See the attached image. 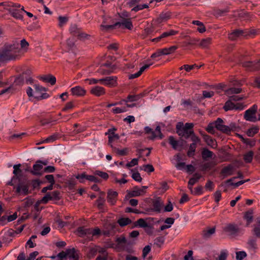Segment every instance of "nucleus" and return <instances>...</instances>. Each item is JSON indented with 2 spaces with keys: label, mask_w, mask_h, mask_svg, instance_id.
<instances>
[{
  "label": "nucleus",
  "mask_w": 260,
  "mask_h": 260,
  "mask_svg": "<svg viewBox=\"0 0 260 260\" xmlns=\"http://www.w3.org/2000/svg\"><path fill=\"white\" fill-rule=\"evenodd\" d=\"M23 56L22 50L17 41L6 43L0 49V63L19 59Z\"/></svg>",
  "instance_id": "nucleus-1"
},
{
  "label": "nucleus",
  "mask_w": 260,
  "mask_h": 260,
  "mask_svg": "<svg viewBox=\"0 0 260 260\" xmlns=\"http://www.w3.org/2000/svg\"><path fill=\"white\" fill-rule=\"evenodd\" d=\"M19 4L9 2L8 4H5V9L8 11L11 15L18 19H22L23 16L20 14L19 10L17 8L20 7Z\"/></svg>",
  "instance_id": "nucleus-2"
},
{
  "label": "nucleus",
  "mask_w": 260,
  "mask_h": 260,
  "mask_svg": "<svg viewBox=\"0 0 260 260\" xmlns=\"http://www.w3.org/2000/svg\"><path fill=\"white\" fill-rule=\"evenodd\" d=\"M257 109V106L253 105L251 108L247 110L244 113V119L249 121L256 122L257 119L256 117V113Z\"/></svg>",
  "instance_id": "nucleus-3"
},
{
  "label": "nucleus",
  "mask_w": 260,
  "mask_h": 260,
  "mask_svg": "<svg viewBox=\"0 0 260 260\" xmlns=\"http://www.w3.org/2000/svg\"><path fill=\"white\" fill-rule=\"evenodd\" d=\"M176 133L181 137L188 139L194 133L193 130H189L183 127L182 122H178L176 126Z\"/></svg>",
  "instance_id": "nucleus-4"
},
{
  "label": "nucleus",
  "mask_w": 260,
  "mask_h": 260,
  "mask_svg": "<svg viewBox=\"0 0 260 260\" xmlns=\"http://www.w3.org/2000/svg\"><path fill=\"white\" fill-rule=\"evenodd\" d=\"M236 170V166L234 164H229L222 168L220 172V177L224 179L228 176L233 175Z\"/></svg>",
  "instance_id": "nucleus-5"
},
{
  "label": "nucleus",
  "mask_w": 260,
  "mask_h": 260,
  "mask_svg": "<svg viewBox=\"0 0 260 260\" xmlns=\"http://www.w3.org/2000/svg\"><path fill=\"white\" fill-rule=\"evenodd\" d=\"M151 205L152 208H147L146 211L150 212L154 211L159 213L163 206V202L159 197H156L152 200Z\"/></svg>",
  "instance_id": "nucleus-6"
},
{
  "label": "nucleus",
  "mask_w": 260,
  "mask_h": 260,
  "mask_svg": "<svg viewBox=\"0 0 260 260\" xmlns=\"http://www.w3.org/2000/svg\"><path fill=\"white\" fill-rule=\"evenodd\" d=\"M34 88L35 93L37 94L35 98L38 100H43L47 99L49 97V94L46 92L47 89L40 85L39 84H35Z\"/></svg>",
  "instance_id": "nucleus-7"
},
{
  "label": "nucleus",
  "mask_w": 260,
  "mask_h": 260,
  "mask_svg": "<svg viewBox=\"0 0 260 260\" xmlns=\"http://www.w3.org/2000/svg\"><path fill=\"white\" fill-rule=\"evenodd\" d=\"M117 129L115 127L110 128L108 131L105 133V135L108 136V144L113 148L114 147L113 146V143L114 142L117 141L119 139V136L115 133Z\"/></svg>",
  "instance_id": "nucleus-8"
},
{
  "label": "nucleus",
  "mask_w": 260,
  "mask_h": 260,
  "mask_svg": "<svg viewBox=\"0 0 260 260\" xmlns=\"http://www.w3.org/2000/svg\"><path fill=\"white\" fill-rule=\"evenodd\" d=\"M223 108L225 111L233 110H241L244 109V106L241 103L235 104L232 102L231 100L229 99V100L225 102Z\"/></svg>",
  "instance_id": "nucleus-9"
},
{
  "label": "nucleus",
  "mask_w": 260,
  "mask_h": 260,
  "mask_svg": "<svg viewBox=\"0 0 260 260\" xmlns=\"http://www.w3.org/2000/svg\"><path fill=\"white\" fill-rule=\"evenodd\" d=\"M175 167L178 170L184 171L187 174L191 175L196 170V167L192 164H176Z\"/></svg>",
  "instance_id": "nucleus-10"
},
{
  "label": "nucleus",
  "mask_w": 260,
  "mask_h": 260,
  "mask_svg": "<svg viewBox=\"0 0 260 260\" xmlns=\"http://www.w3.org/2000/svg\"><path fill=\"white\" fill-rule=\"evenodd\" d=\"M223 121L220 118H218L214 122L215 127L218 131L226 134H230L229 126L223 124Z\"/></svg>",
  "instance_id": "nucleus-11"
},
{
  "label": "nucleus",
  "mask_w": 260,
  "mask_h": 260,
  "mask_svg": "<svg viewBox=\"0 0 260 260\" xmlns=\"http://www.w3.org/2000/svg\"><path fill=\"white\" fill-rule=\"evenodd\" d=\"M116 76H108L101 79V84L109 87H114L117 84Z\"/></svg>",
  "instance_id": "nucleus-12"
},
{
  "label": "nucleus",
  "mask_w": 260,
  "mask_h": 260,
  "mask_svg": "<svg viewBox=\"0 0 260 260\" xmlns=\"http://www.w3.org/2000/svg\"><path fill=\"white\" fill-rule=\"evenodd\" d=\"M150 153L149 149H142L139 152V155L138 158L133 159L130 162H138V161H146L147 157Z\"/></svg>",
  "instance_id": "nucleus-13"
},
{
  "label": "nucleus",
  "mask_w": 260,
  "mask_h": 260,
  "mask_svg": "<svg viewBox=\"0 0 260 260\" xmlns=\"http://www.w3.org/2000/svg\"><path fill=\"white\" fill-rule=\"evenodd\" d=\"M168 142L174 150H181L183 146L182 140H177L173 136H169Z\"/></svg>",
  "instance_id": "nucleus-14"
},
{
  "label": "nucleus",
  "mask_w": 260,
  "mask_h": 260,
  "mask_svg": "<svg viewBox=\"0 0 260 260\" xmlns=\"http://www.w3.org/2000/svg\"><path fill=\"white\" fill-rule=\"evenodd\" d=\"M70 91L72 95L76 96H83L86 93V90L80 86L72 87Z\"/></svg>",
  "instance_id": "nucleus-15"
},
{
  "label": "nucleus",
  "mask_w": 260,
  "mask_h": 260,
  "mask_svg": "<svg viewBox=\"0 0 260 260\" xmlns=\"http://www.w3.org/2000/svg\"><path fill=\"white\" fill-rule=\"evenodd\" d=\"M115 225L114 224L107 223L104 225V229L103 234L106 236H113L115 234Z\"/></svg>",
  "instance_id": "nucleus-16"
},
{
  "label": "nucleus",
  "mask_w": 260,
  "mask_h": 260,
  "mask_svg": "<svg viewBox=\"0 0 260 260\" xmlns=\"http://www.w3.org/2000/svg\"><path fill=\"white\" fill-rule=\"evenodd\" d=\"M224 231L230 236H235L239 232L238 226L234 224H229L224 228Z\"/></svg>",
  "instance_id": "nucleus-17"
},
{
  "label": "nucleus",
  "mask_w": 260,
  "mask_h": 260,
  "mask_svg": "<svg viewBox=\"0 0 260 260\" xmlns=\"http://www.w3.org/2000/svg\"><path fill=\"white\" fill-rule=\"evenodd\" d=\"M67 256L71 260H79V251L75 248L66 249Z\"/></svg>",
  "instance_id": "nucleus-18"
},
{
  "label": "nucleus",
  "mask_w": 260,
  "mask_h": 260,
  "mask_svg": "<svg viewBox=\"0 0 260 260\" xmlns=\"http://www.w3.org/2000/svg\"><path fill=\"white\" fill-rule=\"evenodd\" d=\"M118 193L116 191L109 190L107 192V201L112 206L115 205L117 201Z\"/></svg>",
  "instance_id": "nucleus-19"
},
{
  "label": "nucleus",
  "mask_w": 260,
  "mask_h": 260,
  "mask_svg": "<svg viewBox=\"0 0 260 260\" xmlns=\"http://www.w3.org/2000/svg\"><path fill=\"white\" fill-rule=\"evenodd\" d=\"M178 33V31H176L173 29L170 30L168 31L164 32H163L161 35H160L159 37L154 38L152 40V42H159L161 39L169 37L171 36H174Z\"/></svg>",
  "instance_id": "nucleus-20"
},
{
  "label": "nucleus",
  "mask_w": 260,
  "mask_h": 260,
  "mask_svg": "<svg viewBox=\"0 0 260 260\" xmlns=\"http://www.w3.org/2000/svg\"><path fill=\"white\" fill-rule=\"evenodd\" d=\"M178 33V31H176L173 29L170 30L168 31L164 32H163L161 35H160L159 37L154 38L152 40V42H159L161 39L169 37L171 36H174Z\"/></svg>",
  "instance_id": "nucleus-21"
},
{
  "label": "nucleus",
  "mask_w": 260,
  "mask_h": 260,
  "mask_svg": "<svg viewBox=\"0 0 260 260\" xmlns=\"http://www.w3.org/2000/svg\"><path fill=\"white\" fill-rule=\"evenodd\" d=\"M241 36H247V35L242 30L236 29L229 34V39L232 41H234Z\"/></svg>",
  "instance_id": "nucleus-22"
},
{
  "label": "nucleus",
  "mask_w": 260,
  "mask_h": 260,
  "mask_svg": "<svg viewBox=\"0 0 260 260\" xmlns=\"http://www.w3.org/2000/svg\"><path fill=\"white\" fill-rule=\"evenodd\" d=\"M146 193V191L144 189H141L137 186H134L131 191L128 192L129 197H136L144 195Z\"/></svg>",
  "instance_id": "nucleus-23"
},
{
  "label": "nucleus",
  "mask_w": 260,
  "mask_h": 260,
  "mask_svg": "<svg viewBox=\"0 0 260 260\" xmlns=\"http://www.w3.org/2000/svg\"><path fill=\"white\" fill-rule=\"evenodd\" d=\"M201 154L202 158L205 161H208L213 157H215V155L213 152L206 148H203Z\"/></svg>",
  "instance_id": "nucleus-24"
},
{
  "label": "nucleus",
  "mask_w": 260,
  "mask_h": 260,
  "mask_svg": "<svg viewBox=\"0 0 260 260\" xmlns=\"http://www.w3.org/2000/svg\"><path fill=\"white\" fill-rule=\"evenodd\" d=\"M113 68L111 67V64L109 63H103L99 69V73L103 75L110 74L112 72Z\"/></svg>",
  "instance_id": "nucleus-25"
},
{
  "label": "nucleus",
  "mask_w": 260,
  "mask_h": 260,
  "mask_svg": "<svg viewBox=\"0 0 260 260\" xmlns=\"http://www.w3.org/2000/svg\"><path fill=\"white\" fill-rule=\"evenodd\" d=\"M90 93L96 96H100L104 95L106 92L104 87L96 86L91 89Z\"/></svg>",
  "instance_id": "nucleus-26"
},
{
  "label": "nucleus",
  "mask_w": 260,
  "mask_h": 260,
  "mask_svg": "<svg viewBox=\"0 0 260 260\" xmlns=\"http://www.w3.org/2000/svg\"><path fill=\"white\" fill-rule=\"evenodd\" d=\"M201 177L202 176L200 174L195 173L193 175V177L189 179L188 182V187L191 192H192V186L196 183Z\"/></svg>",
  "instance_id": "nucleus-27"
},
{
  "label": "nucleus",
  "mask_w": 260,
  "mask_h": 260,
  "mask_svg": "<svg viewBox=\"0 0 260 260\" xmlns=\"http://www.w3.org/2000/svg\"><path fill=\"white\" fill-rule=\"evenodd\" d=\"M153 218H147L146 220L143 218H140L137 221V224L141 228H148L150 229L152 228V226L150 224H148L147 223L146 220H153Z\"/></svg>",
  "instance_id": "nucleus-28"
},
{
  "label": "nucleus",
  "mask_w": 260,
  "mask_h": 260,
  "mask_svg": "<svg viewBox=\"0 0 260 260\" xmlns=\"http://www.w3.org/2000/svg\"><path fill=\"white\" fill-rule=\"evenodd\" d=\"M203 138L204 139L205 141L206 142L208 145L210 146L212 148L215 149L217 148V144L216 141L212 139V138L210 136L207 135H203Z\"/></svg>",
  "instance_id": "nucleus-29"
},
{
  "label": "nucleus",
  "mask_w": 260,
  "mask_h": 260,
  "mask_svg": "<svg viewBox=\"0 0 260 260\" xmlns=\"http://www.w3.org/2000/svg\"><path fill=\"white\" fill-rule=\"evenodd\" d=\"M77 232L79 236L84 237L86 235H91V229L79 227L77 229Z\"/></svg>",
  "instance_id": "nucleus-30"
},
{
  "label": "nucleus",
  "mask_w": 260,
  "mask_h": 260,
  "mask_svg": "<svg viewBox=\"0 0 260 260\" xmlns=\"http://www.w3.org/2000/svg\"><path fill=\"white\" fill-rule=\"evenodd\" d=\"M40 79L44 82L50 83L52 85H54L56 83V78L51 75L42 76L40 77Z\"/></svg>",
  "instance_id": "nucleus-31"
},
{
  "label": "nucleus",
  "mask_w": 260,
  "mask_h": 260,
  "mask_svg": "<svg viewBox=\"0 0 260 260\" xmlns=\"http://www.w3.org/2000/svg\"><path fill=\"white\" fill-rule=\"evenodd\" d=\"M212 43V39L207 38L201 40H199V46L203 48H207Z\"/></svg>",
  "instance_id": "nucleus-32"
},
{
  "label": "nucleus",
  "mask_w": 260,
  "mask_h": 260,
  "mask_svg": "<svg viewBox=\"0 0 260 260\" xmlns=\"http://www.w3.org/2000/svg\"><path fill=\"white\" fill-rule=\"evenodd\" d=\"M16 191L17 193H20L22 191L24 195H27L29 193L28 187L26 184L20 183L17 186Z\"/></svg>",
  "instance_id": "nucleus-33"
},
{
  "label": "nucleus",
  "mask_w": 260,
  "mask_h": 260,
  "mask_svg": "<svg viewBox=\"0 0 260 260\" xmlns=\"http://www.w3.org/2000/svg\"><path fill=\"white\" fill-rule=\"evenodd\" d=\"M248 247L249 249L255 251L257 248L256 240L253 238H250L247 241Z\"/></svg>",
  "instance_id": "nucleus-34"
},
{
  "label": "nucleus",
  "mask_w": 260,
  "mask_h": 260,
  "mask_svg": "<svg viewBox=\"0 0 260 260\" xmlns=\"http://www.w3.org/2000/svg\"><path fill=\"white\" fill-rule=\"evenodd\" d=\"M192 23L198 26L197 30L200 33H204L206 31V28L203 22L199 20H193Z\"/></svg>",
  "instance_id": "nucleus-35"
},
{
  "label": "nucleus",
  "mask_w": 260,
  "mask_h": 260,
  "mask_svg": "<svg viewBox=\"0 0 260 260\" xmlns=\"http://www.w3.org/2000/svg\"><path fill=\"white\" fill-rule=\"evenodd\" d=\"M253 210L250 209L245 212L244 218L247 221V226L249 225L253 220Z\"/></svg>",
  "instance_id": "nucleus-36"
},
{
  "label": "nucleus",
  "mask_w": 260,
  "mask_h": 260,
  "mask_svg": "<svg viewBox=\"0 0 260 260\" xmlns=\"http://www.w3.org/2000/svg\"><path fill=\"white\" fill-rule=\"evenodd\" d=\"M159 137L160 139H162V135L160 131V127L159 126H157L155 131L152 132V135L149 137L150 139H154L156 137Z\"/></svg>",
  "instance_id": "nucleus-37"
},
{
  "label": "nucleus",
  "mask_w": 260,
  "mask_h": 260,
  "mask_svg": "<svg viewBox=\"0 0 260 260\" xmlns=\"http://www.w3.org/2000/svg\"><path fill=\"white\" fill-rule=\"evenodd\" d=\"M215 228H212L207 230H204L202 233V236L204 239H207L215 233Z\"/></svg>",
  "instance_id": "nucleus-38"
},
{
  "label": "nucleus",
  "mask_w": 260,
  "mask_h": 260,
  "mask_svg": "<svg viewBox=\"0 0 260 260\" xmlns=\"http://www.w3.org/2000/svg\"><path fill=\"white\" fill-rule=\"evenodd\" d=\"M42 168L43 166L41 164H35L33 166V170L31 173L35 175H40L42 174L41 171Z\"/></svg>",
  "instance_id": "nucleus-39"
},
{
  "label": "nucleus",
  "mask_w": 260,
  "mask_h": 260,
  "mask_svg": "<svg viewBox=\"0 0 260 260\" xmlns=\"http://www.w3.org/2000/svg\"><path fill=\"white\" fill-rule=\"evenodd\" d=\"M143 96V94L141 93L137 95H129L127 97L126 100H124V101L125 103H127L128 102H135L138 101L139 99H140L142 96Z\"/></svg>",
  "instance_id": "nucleus-40"
},
{
  "label": "nucleus",
  "mask_w": 260,
  "mask_h": 260,
  "mask_svg": "<svg viewBox=\"0 0 260 260\" xmlns=\"http://www.w3.org/2000/svg\"><path fill=\"white\" fill-rule=\"evenodd\" d=\"M177 47L176 46H172L169 48H165L160 49L162 55H168L175 52Z\"/></svg>",
  "instance_id": "nucleus-41"
},
{
  "label": "nucleus",
  "mask_w": 260,
  "mask_h": 260,
  "mask_svg": "<svg viewBox=\"0 0 260 260\" xmlns=\"http://www.w3.org/2000/svg\"><path fill=\"white\" fill-rule=\"evenodd\" d=\"M242 88L232 87L225 90V93L228 95H231L233 94H238L242 92Z\"/></svg>",
  "instance_id": "nucleus-42"
},
{
  "label": "nucleus",
  "mask_w": 260,
  "mask_h": 260,
  "mask_svg": "<svg viewBox=\"0 0 260 260\" xmlns=\"http://www.w3.org/2000/svg\"><path fill=\"white\" fill-rule=\"evenodd\" d=\"M58 139V133H54L53 135H52L49 136L48 137H47L43 142H42L41 143H40V144L42 143H50V142H52L55 141V140H56ZM38 144H39V143H38Z\"/></svg>",
  "instance_id": "nucleus-43"
},
{
  "label": "nucleus",
  "mask_w": 260,
  "mask_h": 260,
  "mask_svg": "<svg viewBox=\"0 0 260 260\" xmlns=\"http://www.w3.org/2000/svg\"><path fill=\"white\" fill-rule=\"evenodd\" d=\"M105 201V199L103 197L100 196L98 198V199L96 201V203L99 209L101 210L104 209Z\"/></svg>",
  "instance_id": "nucleus-44"
},
{
  "label": "nucleus",
  "mask_w": 260,
  "mask_h": 260,
  "mask_svg": "<svg viewBox=\"0 0 260 260\" xmlns=\"http://www.w3.org/2000/svg\"><path fill=\"white\" fill-rule=\"evenodd\" d=\"M80 31V28H78L76 24L72 25L70 28V33L74 36L78 37Z\"/></svg>",
  "instance_id": "nucleus-45"
},
{
  "label": "nucleus",
  "mask_w": 260,
  "mask_h": 260,
  "mask_svg": "<svg viewBox=\"0 0 260 260\" xmlns=\"http://www.w3.org/2000/svg\"><path fill=\"white\" fill-rule=\"evenodd\" d=\"M131 222L132 220L128 218H120L117 220V223L120 226H124Z\"/></svg>",
  "instance_id": "nucleus-46"
},
{
  "label": "nucleus",
  "mask_w": 260,
  "mask_h": 260,
  "mask_svg": "<svg viewBox=\"0 0 260 260\" xmlns=\"http://www.w3.org/2000/svg\"><path fill=\"white\" fill-rule=\"evenodd\" d=\"M256 62H253L251 61H246L242 63V66L245 68H247L250 71H255L257 70L255 69V64Z\"/></svg>",
  "instance_id": "nucleus-47"
},
{
  "label": "nucleus",
  "mask_w": 260,
  "mask_h": 260,
  "mask_svg": "<svg viewBox=\"0 0 260 260\" xmlns=\"http://www.w3.org/2000/svg\"><path fill=\"white\" fill-rule=\"evenodd\" d=\"M197 145L194 144H190L189 146L187 154L189 157H193L194 155V153L197 148Z\"/></svg>",
  "instance_id": "nucleus-48"
},
{
  "label": "nucleus",
  "mask_w": 260,
  "mask_h": 260,
  "mask_svg": "<svg viewBox=\"0 0 260 260\" xmlns=\"http://www.w3.org/2000/svg\"><path fill=\"white\" fill-rule=\"evenodd\" d=\"M131 172L133 173L132 177L134 180L139 182L142 181V178L141 177L140 174L138 171L135 172V170L131 169Z\"/></svg>",
  "instance_id": "nucleus-49"
},
{
  "label": "nucleus",
  "mask_w": 260,
  "mask_h": 260,
  "mask_svg": "<svg viewBox=\"0 0 260 260\" xmlns=\"http://www.w3.org/2000/svg\"><path fill=\"white\" fill-rule=\"evenodd\" d=\"M118 24L124 26L125 28L131 29L133 27V24L129 19H126L123 20L121 23H118Z\"/></svg>",
  "instance_id": "nucleus-50"
},
{
  "label": "nucleus",
  "mask_w": 260,
  "mask_h": 260,
  "mask_svg": "<svg viewBox=\"0 0 260 260\" xmlns=\"http://www.w3.org/2000/svg\"><path fill=\"white\" fill-rule=\"evenodd\" d=\"M20 45L21 48H20L22 50V53L23 55L25 52H26L27 50L28 47L29 46L28 43L26 41L25 39H22L20 41Z\"/></svg>",
  "instance_id": "nucleus-51"
},
{
  "label": "nucleus",
  "mask_w": 260,
  "mask_h": 260,
  "mask_svg": "<svg viewBox=\"0 0 260 260\" xmlns=\"http://www.w3.org/2000/svg\"><path fill=\"white\" fill-rule=\"evenodd\" d=\"M253 156V152L251 151H248L244 155V160L246 162H251Z\"/></svg>",
  "instance_id": "nucleus-52"
},
{
  "label": "nucleus",
  "mask_w": 260,
  "mask_h": 260,
  "mask_svg": "<svg viewBox=\"0 0 260 260\" xmlns=\"http://www.w3.org/2000/svg\"><path fill=\"white\" fill-rule=\"evenodd\" d=\"M189 138H190L191 141L192 142L191 144H194V145H197L198 144H200L201 141L200 138L197 136L194 133L192 134Z\"/></svg>",
  "instance_id": "nucleus-53"
},
{
  "label": "nucleus",
  "mask_w": 260,
  "mask_h": 260,
  "mask_svg": "<svg viewBox=\"0 0 260 260\" xmlns=\"http://www.w3.org/2000/svg\"><path fill=\"white\" fill-rule=\"evenodd\" d=\"M170 18V15L167 13H162L157 18L156 21L158 23H161L164 21H166Z\"/></svg>",
  "instance_id": "nucleus-54"
},
{
  "label": "nucleus",
  "mask_w": 260,
  "mask_h": 260,
  "mask_svg": "<svg viewBox=\"0 0 260 260\" xmlns=\"http://www.w3.org/2000/svg\"><path fill=\"white\" fill-rule=\"evenodd\" d=\"M253 235L257 238L260 239V226L258 225H253L252 231Z\"/></svg>",
  "instance_id": "nucleus-55"
},
{
  "label": "nucleus",
  "mask_w": 260,
  "mask_h": 260,
  "mask_svg": "<svg viewBox=\"0 0 260 260\" xmlns=\"http://www.w3.org/2000/svg\"><path fill=\"white\" fill-rule=\"evenodd\" d=\"M165 238L163 237H158L156 238L154 241V244L156 245L157 247H160L164 244Z\"/></svg>",
  "instance_id": "nucleus-56"
},
{
  "label": "nucleus",
  "mask_w": 260,
  "mask_h": 260,
  "mask_svg": "<svg viewBox=\"0 0 260 260\" xmlns=\"http://www.w3.org/2000/svg\"><path fill=\"white\" fill-rule=\"evenodd\" d=\"M112 149L113 150L115 151L117 154L122 156L126 155L128 152V149L127 148L119 149L114 147Z\"/></svg>",
  "instance_id": "nucleus-57"
},
{
  "label": "nucleus",
  "mask_w": 260,
  "mask_h": 260,
  "mask_svg": "<svg viewBox=\"0 0 260 260\" xmlns=\"http://www.w3.org/2000/svg\"><path fill=\"white\" fill-rule=\"evenodd\" d=\"M201 66L198 67L196 64L193 65H188V64H185L182 66H181L179 69L180 70H182L183 69H184L186 72H189L191 70L193 69L194 67H198V68H200Z\"/></svg>",
  "instance_id": "nucleus-58"
},
{
  "label": "nucleus",
  "mask_w": 260,
  "mask_h": 260,
  "mask_svg": "<svg viewBox=\"0 0 260 260\" xmlns=\"http://www.w3.org/2000/svg\"><path fill=\"white\" fill-rule=\"evenodd\" d=\"M140 169L148 173L153 172L154 170L153 167L149 164L142 166L140 167Z\"/></svg>",
  "instance_id": "nucleus-59"
},
{
  "label": "nucleus",
  "mask_w": 260,
  "mask_h": 260,
  "mask_svg": "<svg viewBox=\"0 0 260 260\" xmlns=\"http://www.w3.org/2000/svg\"><path fill=\"white\" fill-rule=\"evenodd\" d=\"M77 38L78 39H79L80 40L84 41L86 40H89L90 38V35H88L87 34H86L84 32H82L81 30L80 33L79 34Z\"/></svg>",
  "instance_id": "nucleus-60"
},
{
  "label": "nucleus",
  "mask_w": 260,
  "mask_h": 260,
  "mask_svg": "<svg viewBox=\"0 0 260 260\" xmlns=\"http://www.w3.org/2000/svg\"><path fill=\"white\" fill-rule=\"evenodd\" d=\"M94 174L95 175H98V176L101 177L102 178H103L105 180H107L109 178V175L107 173L102 172V171H100L99 170L95 171L94 172Z\"/></svg>",
  "instance_id": "nucleus-61"
},
{
  "label": "nucleus",
  "mask_w": 260,
  "mask_h": 260,
  "mask_svg": "<svg viewBox=\"0 0 260 260\" xmlns=\"http://www.w3.org/2000/svg\"><path fill=\"white\" fill-rule=\"evenodd\" d=\"M118 24V23H117L114 25H105V24H102L101 25L100 27H101V29L102 31H105L110 29L114 28Z\"/></svg>",
  "instance_id": "nucleus-62"
},
{
  "label": "nucleus",
  "mask_w": 260,
  "mask_h": 260,
  "mask_svg": "<svg viewBox=\"0 0 260 260\" xmlns=\"http://www.w3.org/2000/svg\"><path fill=\"white\" fill-rule=\"evenodd\" d=\"M258 128L257 127H252L248 129L247 135L249 137H253L255 134L258 133Z\"/></svg>",
  "instance_id": "nucleus-63"
},
{
  "label": "nucleus",
  "mask_w": 260,
  "mask_h": 260,
  "mask_svg": "<svg viewBox=\"0 0 260 260\" xmlns=\"http://www.w3.org/2000/svg\"><path fill=\"white\" fill-rule=\"evenodd\" d=\"M236 254V257L237 260H243L247 256L246 253L244 251L237 252Z\"/></svg>",
  "instance_id": "nucleus-64"
}]
</instances>
